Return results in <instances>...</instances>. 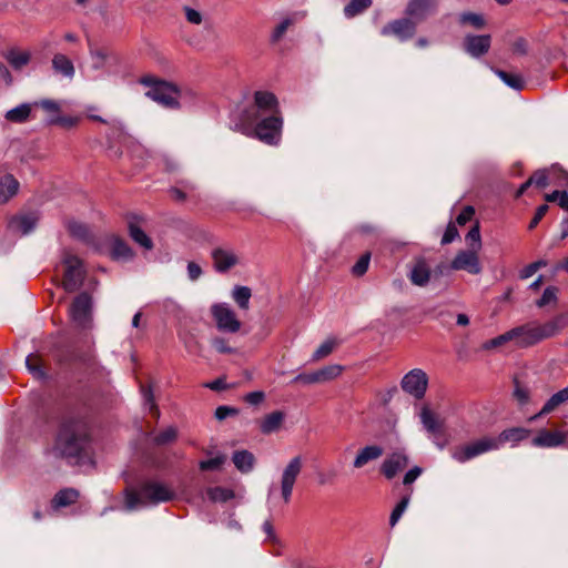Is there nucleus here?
<instances>
[{
  "mask_svg": "<svg viewBox=\"0 0 568 568\" xmlns=\"http://www.w3.org/2000/svg\"><path fill=\"white\" fill-rule=\"evenodd\" d=\"M174 496L175 493L170 486L156 480H146L138 489L124 490L125 508L133 510L139 506L156 505L170 501Z\"/></svg>",
  "mask_w": 568,
  "mask_h": 568,
  "instance_id": "nucleus-4",
  "label": "nucleus"
},
{
  "mask_svg": "<svg viewBox=\"0 0 568 568\" xmlns=\"http://www.w3.org/2000/svg\"><path fill=\"white\" fill-rule=\"evenodd\" d=\"M213 267L217 273H226L240 264L241 258L235 250L230 247H215L211 252Z\"/></svg>",
  "mask_w": 568,
  "mask_h": 568,
  "instance_id": "nucleus-15",
  "label": "nucleus"
},
{
  "mask_svg": "<svg viewBox=\"0 0 568 568\" xmlns=\"http://www.w3.org/2000/svg\"><path fill=\"white\" fill-rule=\"evenodd\" d=\"M110 252L113 260H130L134 253L120 237L113 236L110 241Z\"/></svg>",
  "mask_w": 568,
  "mask_h": 568,
  "instance_id": "nucleus-27",
  "label": "nucleus"
},
{
  "mask_svg": "<svg viewBox=\"0 0 568 568\" xmlns=\"http://www.w3.org/2000/svg\"><path fill=\"white\" fill-rule=\"evenodd\" d=\"M207 497L215 503H225L234 497V493L229 488L212 487L207 489Z\"/></svg>",
  "mask_w": 568,
  "mask_h": 568,
  "instance_id": "nucleus-41",
  "label": "nucleus"
},
{
  "mask_svg": "<svg viewBox=\"0 0 568 568\" xmlns=\"http://www.w3.org/2000/svg\"><path fill=\"white\" fill-rule=\"evenodd\" d=\"M373 3V0H352L344 8V14L347 18H354L365 10H367Z\"/></svg>",
  "mask_w": 568,
  "mask_h": 568,
  "instance_id": "nucleus-36",
  "label": "nucleus"
},
{
  "mask_svg": "<svg viewBox=\"0 0 568 568\" xmlns=\"http://www.w3.org/2000/svg\"><path fill=\"white\" fill-rule=\"evenodd\" d=\"M20 183L12 174L0 179V204L9 202L19 191Z\"/></svg>",
  "mask_w": 568,
  "mask_h": 568,
  "instance_id": "nucleus-23",
  "label": "nucleus"
},
{
  "mask_svg": "<svg viewBox=\"0 0 568 568\" xmlns=\"http://www.w3.org/2000/svg\"><path fill=\"white\" fill-rule=\"evenodd\" d=\"M214 348L222 354H232L234 349L227 345V342L224 338L217 337L212 342Z\"/></svg>",
  "mask_w": 568,
  "mask_h": 568,
  "instance_id": "nucleus-64",
  "label": "nucleus"
},
{
  "mask_svg": "<svg viewBox=\"0 0 568 568\" xmlns=\"http://www.w3.org/2000/svg\"><path fill=\"white\" fill-rule=\"evenodd\" d=\"M565 327V318L557 315L545 322H529L513 328L515 343L519 347H529L559 334Z\"/></svg>",
  "mask_w": 568,
  "mask_h": 568,
  "instance_id": "nucleus-5",
  "label": "nucleus"
},
{
  "mask_svg": "<svg viewBox=\"0 0 568 568\" xmlns=\"http://www.w3.org/2000/svg\"><path fill=\"white\" fill-rule=\"evenodd\" d=\"M508 341H515L513 329L490 339L489 342L486 343L485 347L486 348L498 347Z\"/></svg>",
  "mask_w": 568,
  "mask_h": 568,
  "instance_id": "nucleus-56",
  "label": "nucleus"
},
{
  "mask_svg": "<svg viewBox=\"0 0 568 568\" xmlns=\"http://www.w3.org/2000/svg\"><path fill=\"white\" fill-rule=\"evenodd\" d=\"M423 474V468L419 466L412 467L403 478V484L405 486H410L420 475Z\"/></svg>",
  "mask_w": 568,
  "mask_h": 568,
  "instance_id": "nucleus-60",
  "label": "nucleus"
},
{
  "mask_svg": "<svg viewBox=\"0 0 568 568\" xmlns=\"http://www.w3.org/2000/svg\"><path fill=\"white\" fill-rule=\"evenodd\" d=\"M420 420L428 433L437 435L442 432V423L429 408L424 407L422 409Z\"/></svg>",
  "mask_w": 568,
  "mask_h": 568,
  "instance_id": "nucleus-32",
  "label": "nucleus"
},
{
  "mask_svg": "<svg viewBox=\"0 0 568 568\" xmlns=\"http://www.w3.org/2000/svg\"><path fill=\"white\" fill-rule=\"evenodd\" d=\"M52 68L55 72L61 73L65 78H73L74 75V65L72 61L62 53L54 54L52 59Z\"/></svg>",
  "mask_w": 568,
  "mask_h": 568,
  "instance_id": "nucleus-30",
  "label": "nucleus"
},
{
  "mask_svg": "<svg viewBox=\"0 0 568 568\" xmlns=\"http://www.w3.org/2000/svg\"><path fill=\"white\" fill-rule=\"evenodd\" d=\"M568 402V386L560 389L559 392L555 393L542 406L541 410L532 416L530 420H535L544 415H547L551 412H554L557 407H559L561 404H565Z\"/></svg>",
  "mask_w": 568,
  "mask_h": 568,
  "instance_id": "nucleus-26",
  "label": "nucleus"
},
{
  "mask_svg": "<svg viewBox=\"0 0 568 568\" xmlns=\"http://www.w3.org/2000/svg\"><path fill=\"white\" fill-rule=\"evenodd\" d=\"M26 365L29 372L39 379L45 377V372L42 368L41 359L37 354H30L26 358Z\"/></svg>",
  "mask_w": 568,
  "mask_h": 568,
  "instance_id": "nucleus-39",
  "label": "nucleus"
},
{
  "mask_svg": "<svg viewBox=\"0 0 568 568\" xmlns=\"http://www.w3.org/2000/svg\"><path fill=\"white\" fill-rule=\"evenodd\" d=\"M459 21L463 24H470L476 29H481L485 27V19L481 14L478 13L464 12L460 14Z\"/></svg>",
  "mask_w": 568,
  "mask_h": 568,
  "instance_id": "nucleus-46",
  "label": "nucleus"
},
{
  "mask_svg": "<svg viewBox=\"0 0 568 568\" xmlns=\"http://www.w3.org/2000/svg\"><path fill=\"white\" fill-rule=\"evenodd\" d=\"M30 52L23 50H10L6 54V60L16 70H20L26 67L30 62Z\"/></svg>",
  "mask_w": 568,
  "mask_h": 568,
  "instance_id": "nucleus-33",
  "label": "nucleus"
},
{
  "mask_svg": "<svg viewBox=\"0 0 568 568\" xmlns=\"http://www.w3.org/2000/svg\"><path fill=\"white\" fill-rule=\"evenodd\" d=\"M567 440V433L561 430L541 429L537 436L534 437L531 444L535 447L554 448L565 445Z\"/></svg>",
  "mask_w": 568,
  "mask_h": 568,
  "instance_id": "nucleus-19",
  "label": "nucleus"
},
{
  "mask_svg": "<svg viewBox=\"0 0 568 568\" xmlns=\"http://www.w3.org/2000/svg\"><path fill=\"white\" fill-rule=\"evenodd\" d=\"M225 462H226V456L220 454L213 458H210L206 460H201L199 463V468L203 471L217 470V469L222 468V466L225 464Z\"/></svg>",
  "mask_w": 568,
  "mask_h": 568,
  "instance_id": "nucleus-43",
  "label": "nucleus"
},
{
  "mask_svg": "<svg viewBox=\"0 0 568 568\" xmlns=\"http://www.w3.org/2000/svg\"><path fill=\"white\" fill-rule=\"evenodd\" d=\"M530 434L529 429L511 427L503 430L497 437L485 436L465 445L452 449V457L459 464H464L479 455L499 449L505 443L517 444Z\"/></svg>",
  "mask_w": 568,
  "mask_h": 568,
  "instance_id": "nucleus-2",
  "label": "nucleus"
},
{
  "mask_svg": "<svg viewBox=\"0 0 568 568\" xmlns=\"http://www.w3.org/2000/svg\"><path fill=\"white\" fill-rule=\"evenodd\" d=\"M38 221L39 216L36 213L20 214L12 216L8 226L12 232L27 235L36 229Z\"/></svg>",
  "mask_w": 568,
  "mask_h": 568,
  "instance_id": "nucleus-20",
  "label": "nucleus"
},
{
  "mask_svg": "<svg viewBox=\"0 0 568 568\" xmlns=\"http://www.w3.org/2000/svg\"><path fill=\"white\" fill-rule=\"evenodd\" d=\"M316 372H317L320 384L326 383V382L333 381L336 377H338L343 372V366H341L338 364H332V365L324 366V367L317 369Z\"/></svg>",
  "mask_w": 568,
  "mask_h": 568,
  "instance_id": "nucleus-37",
  "label": "nucleus"
},
{
  "mask_svg": "<svg viewBox=\"0 0 568 568\" xmlns=\"http://www.w3.org/2000/svg\"><path fill=\"white\" fill-rule=\"evenodd\" d=\"M142 394L145 405L149 406L150 410L153 412L154 415L159 416V409L155 405L152 389L150 387H142Z\"/></svg>",
  "mask_w": 568,
  "mask_h": 568,
  "instance_id": "nucleus-59",
  "label": "nucleus"
},
{
  "mask_svg": "<svg viewBox=\"0 0 568 568\" xmlns=\"http://www.w3.org/2000/svg\"><path fill=\"white\" fill-rule=\"evenodd\" d=\"M459 233L454 223H449L442 237V244H449L458 237Z\"/></svg>",
  "mask_w": 568,
  "mask_h": 568,
  "instance_id": "nucleus-58",
  "label": "nucleus"
},
{
  "mask_svg": "<svg viewBox=\"0 0 568 568\" xmlns=\"http://www.w3.org/2000/svg\"><path fill=\"white\" fill-rule=\"evenodd\" d=\"M400 384L406 393L414 396L416 399H422L428 386V377L423 369L414 368L403 377Z\"/></svg>",
  "mask_w": 568,
  "mask_h": 568,
  "instance_id": "nucleus-12",
  "label": "nucleus"
},
{
  "mask_svg": "<svg viewBox=\"0 0 568 568\" xmlns=\"http://www.w3.org/2000/svg\"><path fill=\"white\" fill-rule=\"evenodd\" d=\"M255 111L256 118H262L270 114L281 113L278 100L274 93L270 91H256L254 93V103L245 108L240 114L237 120H246L247 113Z\"/></svg>",
  "mask_w": 568,
  "mask_h": 568,
  "instance_id": "nucleus-7",
  "label": "nucleus"
},
{
  "mask_svg": "<svg viewBox=\"0 0 568 568\" xmlns=\"http://www.w3.org/2000/svg\"><path fill=\"white\" fill-rule=\"evenodd\" d=\"M63 264L65 266L62 286L63 288L71 293L77 291L83 283L84 280V268L82 261L70 253H67L63 257Z\"/></svg>",
  "mask_w": 568,
  "mask_h": 568,
  "instance_id": "nucleus-8",
  "label": "nucleus"
},
{
  "mask_svg": "<svg viewBox=\"0 0 568 568\" xmlns=\"http://www.w3.org/2000/svg\"><path fill=\"white\" fill-rule=\"evenodd\" d=\"M232 460L241 473H248L254 467L255 457L251 452L243 449L236 450L232 456Z\"/></svg>",
  "mask_w": 568,
  "mask_h": 568,
  "instance_id": "nucleus-29",
  "label": "nucleus"
},
{
  "mask_svg": "<svg viewBox=\"0 0 568 568\" xmlns=\"http://www.w3.org/2000/svg\"><path fill=\"white\" fill-rule=\"evenodd\" d=\"M337 342L335 339H326L324 343H322L312 355V361L317 362L326 356H328L334 348L336 347Z\"/></svg>",
  "mask_w": 568,
  "mask_h": 568,
  "instance_id": "nucleus-42",
  "label": "nucleus"
},
{
  "mask_svg": "<svg viewBox=\"0 0 568 568\" xmlns=\"http://www.w3.org/2000/svg\"><path fill=\"white\" fill-rule=\"evenodd\" d=\"M80 121V118L78 116H70V115H57V116H52L50 120H49V123L50 124H57V125H60L62 128H65V129H70V128H73Z\"/></svg>",
  "mask_w": 568,
  "mask_h": 568,
  "instance_id": "nucleus-50",
  "label": "nucleus"
},
{
  "mask_svg": "<svg viewBox=\"0 0 568 568\" xmlns=\"http://www.w3.org/2000/svg\"><path fill=\"white\" fill-rule=\"evenodd\" d=\"M381 33L385 37L394 36L399 41H407L416 33V21L409 17L393 20L383 27Z\"/></svg>",
  "mask_w": 568,
  "mask_h": 568,
  "instance_id": "nucleus-13",
  "label": "nucleus"
},
{
  "mask_svg": "<svg viewBox=\"0 0 568 568\" xmlns=\"http://www.w3.org/2000/svg\"><path fill=\"white\" fill-rule=\"evenodd\" d=\"M453 271H466L469 274L478 275L481 273V265L478 252L473 250L459 251L449 265Z\"/></svg>",
  "mask_w": 568,
  "mask_h": 568,
  "instance_id": "nucleus-14",
  "label": "nucleus"
},
{
  "mask_svg": "<svg viewBox=\"0 0 568 568\" xmlns=\"http://www.w3.org/2000/svg\"><path fill=\"white\" fill-rule=\"evenodd\" d=\"M557 287L555 286H548L541 297L536 302V305L538 307H545L549 304H555L557 302Z\"/></svg>",
  "mask_w": 568,
  "mask_h": 568,
  "instance_id": "nucleus-48",
  "label": "nucleus"
},
{
  "mask_svg": "<svg viewBox=\"0 0 568 568\" xmlns=\"http://www.w3.org/2000/svg\"><path fill=\"white\" fill-rule=\"evenodd\" d=\"M31 113V104L22 103L9 111H7L4 118L6 120L13 123H23L26 122Z\"/></svg>",
  "mask_w": 568,
  "mask_h": 568,
  "instance_id": "nucleus-34",
  "label": "nucleus"
},
{
  "mask_svg": "<svg viewBox=\"0 0 568 568\" xmlns=\"http://www.w3.org/2000/svg\"><path fill=\"white\" fill-rule=\"evenodd\" d=\"M264 399H265V393L262 390L251 392L244 396V400L247 404L254 405V406L260 405L261 403L264 402Z\"/></svg>",
  "mask_w": 568,
  "mask_h": 568,
  "instance_id": "nucleus-61",
  "label": "nucleus"
},
{
  "mask_svg": "<svg viewBox=\"0 0 568 568\" xmlns=\"http://www.w3.org/2000/svg\"><path fill=\"white\" fill-rule=\"evenodd\" d=\"M176 428L170 426L164 430L160 432L158 435H155L153 438V443L159 446L166 445L174 442L176 439Z\"/></svg>",
  "mask_w": 568,
  "mask_h": 568,
  "instance_id": "nucleus-44",
  "label": "nucleus"
},
{
  "mask_svg": "<svg viewBox=\"0 0 568 568\" xmlns=\"http://www.w3.org/2000/svg\"><path fill=\"white\" fill-rule=\"evenodd\" d=\"M369 261H371V253L367 252V253L363 254L358 258V261L354 264V266L352 267L353 275H355V276L364 275L368 270Z\"/></svg>",
  "mask_w": 568,
  "mask_h": 568,
  "instance_id": "nucleus-51",
  "label": "nucleus"
},
{
  "mask_svg": "<svg viewBox=\"0 0 568 568\" xmlns=\"http://www.w3.org/2000/svg\"><path fill=\"white\" fill-rule=\"evenodd\" d=\"M139 82L148 88L145 95L164 108L179 109L182 91L173 83L154 75H144Z\"/></svg>",
  "mask_w": 568,
  "mask_h": 568,
  "instance_id": "nucleus-6",
  "label": "nucleus"
},
{
  "mask_svg": "<svg viewBox=\"0 0 568 568\" xmlns=\"http://www.w3.org/2000/svg\"><path fill=\"white\" fill-rule=\"evenodd\" d=\"M91 440V427L83 415L71 414L61 420L52 453L62 458H78Z\"/></svg>",
  "mask_w": 568,
  "mask_h": 568,
  "instance_id": "nucleus-1",
  "label": "nucleus"
},
{
  "mask_svg": "<svg viewBox=\"0 0 568 568\" xmlns=\"http://www.w3.org/2000/svg\"><path fill=\"white\" fill-rule=\"evenodd\" d=\"M430 267L426 260L419 257L415 261L409 272V280L416 286H425L430 280Z\"/></svg>",
  "mask_w": 568,
  "mask_h": 568,
  "instance_id": "nucleus-22",
  "label": "nucleus"
},
{
  "mask_svg": "<svg viewBox=\"0 0 568 568\" xmlns=\"http://www.w3.org/2000/svg\"><path fill=\"white\" fill-rule=\"evenodd\" d=\"M491 44L489 34H468L464 40L466 52L473 58H480L486 54Z\"/></svg>",
  "mask_w": 568,
  "mask_h": 568,
  "instance_id": "nucleus-18",
  "label": "nucleus"
},
{
  "mask_svg": "<svg viewBox=\"0 0 568 568\" xmlns=\"http://www.w3.org/2000/svg\"><path fill=\"white\" fill-rule=\"evenodd\" d=\"M412 493H413V489L408 488V493L400 499V501L393 509L390 517H389V525L392 527H394L398 523L402 515L405 513V510L410 501Z\"/></svg>",
  "mask_w": 568,
  "mask_h": 568,
  "instance_id": "nucleus-38",
  "label": "nucleus"
},
{
  "mask_svg": "<svg viewBox=\"0 0 568 568\" xmlns=\"http://www.w3.org/2000/svg\"><path fill=\"white\" fill-rule=\"evenodd\" d=\"M129 234L131 239L143 248L149 251L153 248L152 240L134 221L129 222Z\"/></svg>",
  "mask_w": 568,
  "mask_h": 568,
  "instance_id": "nucleus-31",
  "label": "nucleus"
},
{
  "mask_svg": "<svg viewBox=\"0 0 568 568\" xmlns=\"http://www.w3.org/2000/svg\"><path fill=\"white\" fill-rule=\"evenodd\" d=\"M530 182L532 185H536L537 187L544 189L546 187L548 182V172L547 170H538L536 171L530 178Z\"/></svg>",
  "mask_w": 568,
  "mask_h": 568,
  "instance_id": "nucleus-53",
  "label": "nucleus"
},
{
  "mask_svg": "<svg viewBox=\"0 0 568 568\" xmlns=\"http://www.w3.org/2000/svg\"><path fill=\"white\" fill-rule=\"evenodd\" d=\"M37 105L41 106L45 112L52 114V116L59 115L61 111V106L59 102L50 99L41 100L40 102L36 103Z\"/></svg>",
  "mask_w": 568,
  "mask_h": 568,
  "instance_id": "nucleus-54",
  "label": "nucleus"
},
{
  "mask_svg": "<svg viewBox=\"0 0 568 568\" xmlns=\"http://www.w3.org/2000/svg\"><path fill=\"white\" fill-rule=\"evenodd\" d=\"M514 398L520 406L527 405L530 400V390L523 386L517 379H515Z\"/></svg>",
  "mask_w": 568,
  "mask_h": 568,
  "instance_id": "nucleus-47",
  "label": "nucleus"
},
{
  "mask_svg": "<svg viewBox=\"0 0 568 568\" xmlns=\"http://www.w3.org/2000/svg\"><path fill=\"white\" fill-rule=\"evenodd\" d=\"M548 210H549V206L547 204H542V205L538 206L532 220L530 221V223L528 225V229L534 230L538 225V223L541 221V219L545 216V214L548 212Z\"/></svg>",
  "mask_w": 568,
  "mask_h": 568,
  "instance_id": "nucleus-63",
  "label": "nucleus"
},
{
  "mask_svg": "<svg viewBox=\"0 0 568 568\" xmlns=\"http://www.w3.org/2000/svg\"><path fill=\"white\" fill-rule=\"evenodd\" d=\"M466 241L470 250L478 252L481 248V237L479 224L476 223L467 233Z\"/></svg>",
  "mask_w": 568,
  "mask_h": 568,
  "instance_id": "nucleus-45",
  "label": "nucleus"
},
{
  "mask_svg": "<svg viewBox=\"0 0 568 568\" xmlns=\"http://www.w3.org/2000/svg\"><path fill=\"white\" fill-rule=\"evenodd\" d=\"M294 23V20L292 18H285L283 21H281L274 29L272 36H271V41L272 42H278L283 36L285 34V32L287 31V29Z\"/></svg>",
  "mask_w": 568,
  "mask_h": 568,
  "instance_id": "nucleus-49",
  "label": "nucleus"
},
{
  "mask_svg": "<svg viewBox=\"0 0 568 568\" xmlns=\"http://www.w3.org/2000/svg\"><path fill=\"white\" fill-rule=\"evenodd\" d=\"M211 314L216 327L221 332L237 333L241 329V322L234 310L226 303H216L211 306Z\"/></svg>",
  "mask_w": 568,
  "mask_h": 568,
  "instance_id": "nucleus-9",
  "label": "nucleus"
},
{
  "mask_svg": "<svg viewBox=\"0 0 568 568\" xmlns=\"http://www.w3.org/2000/svg\"><path fill=\"white\" fill-rule=\"evenodd\" d=\"M475 214V210L473 206L468 205V206H465L462 212L457 215L456 217V222L459 224V225H465L466 223H468L473 216Z\"/></svg>",
  "mask_w": 568,
  "mask_h": 568,
  "instance_id": "nucleus-62",
  "label": "nucleus"
},
{
  "mask_svg": "<svg viewBox=\"0 0 568 568\" xmlns=\"http://www.w3.org/2000/svg\"><path fill=\"white\" fill-rule=\"evenodd\" d=\"M293 382L305 385L320 384L316 371L311 373H301L294 377Z\"/></svg>",
  "mask_w": 568,
  "mask_h": 568,
  "instance_id": "nucleus-57",
  "label": "nucleus"
},
{
  "mask_svg": "<svg viewBox=\"0 0 568 568\" xmlns=\"http://www.w3.org/2000/svg\"><path fill=\"white\" fill-rule=\"evenodd\" d=\"M252 296V291L247 286H235L232 292V297L235 303L242 310H248L250 307V298Z\"/></svg>",
  "mask_w": 568,
  "mask_h": 568,
  "instance_id": "nucleus-35",
  "label": "nucleus"
},
{
  "mask_svg": "<svg viewBox=\"0 0 568 568\" xmlns=\"http://www.w3.org/2000/svg\"><path fill=\"white\" fill-rule=\"evenodd\" d=\"M70 317L75 326L80 328H89L92 322V298L83 292L79 294L72 302Z\"/></svg>",
  "mask_w": 568,
  "mask_h": 568,
  "instance_id": "nucleus-10",
  "label": "nucleus"
},
{
  "mask_svg": "<svg viewBox=\"0 0 568 568\" xmlns=\"http://www.w3.org/2000/svg\"><path fill=\"white\" fill-rule=\"evenodd\" d=\"M409 464V457L404 450L394 452L388 455L381 466V473L387 478L393 479L399 471Z\"/></svg>",
  "mask_w": 568,
  "mask_h": 568,
  "instance_id": "nucleus-16",
  "label": "nucleus"
},
{
  "mask_svg": "<svg viewBox=\"0 0 568 568\" xmlns=\"http://www.w3.org/2000/svg\"><path fill=\"white\" fill-rule=\"evenodd\" d=\"M79 491L74 488H64L59 490L53 499H52V507L53 508H62L70 505H73L79 499Z\"/></svg>",
  "mask_w": 568,
  "mask_h": 568,
  "instance_id": "nucleus-28",
  "label": "nucleus"
},
{
  "mask_svg": "<svg viewBox=\"0 0 568 568\" xmlns=\"http://www.w3.org/2000/svg\"><path fill=\"white\" fill-rule=\"evenodd\" d=\"M384 454V449L379 445H367L357 452V455L353 462L354 468H363L371 462L377 460Z\"/></svg>",
  "mask_w": 568,
  "mask_h": 568,
  "instance_id": "nucleus-21",
  "label": "nucleus"
},
{
  "mask_svg": "<svg viewBox=\"0 0 568 568\" xmlns=\"http://www.w3.org/2000/svg\"><path fill=\"white\" fill-rule=\"evenodd\" d=\"M253 112L247 113L246 120L234 122L232 130L248 138H255L265 144L277 145L282 139V113L256 118V114Z\"/></svg>",
  "mask_w": 568,
  "mask_h": 568,
  "instance_id": "nucleus-3",
  "label": "nucleus"
},
{
  "mask_svg": "<svg viewBox=\"0 0 568 568\" xmlns=\"http://www.w3.org/2000/svg\"><path fill=\"white\" fill-rule=\"evenodd\" d=\"M285 419V414L281 410H274L265 415L260 422V429L263 434L268 435L277 432Z\"/></svg>",
  "mask_w": 568,
  "mask_h": 568,
  "instance_id": "nucleus-25",
  "label": "nucleus"
},
{
  "mask_svg": "<svg viewBox=\"0 0 568 568\" xmlns=\"http://www.w3.org/2000/svg\"><path fill=\"white\" fill-rule=\"evenodd\" d=\"M302 468L303 458L301 456H295L287 463L282 471L280 490L285 504L291 501L293 488L302 471Z\"/></svg>",
  "mask_w": 568,
  "mask_h": 568,
  "instance_id": "nucleus-11",
  "label": "nucleus"
},
{
  "mask_svg": "<svg viewBox=\"0 0 568 568\" xmlns=\"http://www.w3.org/2000/svg\"><path fill=\"white\" fill-rule=\"evenodd\" d=\"M495 73L499 77L500 80H503L508 87L521 90L524 87L523 78L519 74L516 73H508L506 71L496 69Z\"/></svg>",
  "mask_w": 568,
  "mask_h": 568,
  "instance_id": "nucleus-40",
  "label": "nucleus"
},
{
  "mask_svg": "<svg viewBox=\"0 0 568 568\" xmlns=\"http://www.w3.org/2000/svg\"><path fill=\"white\" fill-rule=\"evenodd\" d=\"M68 230H69L70 234L77 239L84 240L89 235L88 227L78 222H70L68 224Z\"/></svg>",
  "mask_w": 568,
  "mask_h": 568,
  "instance_id": "nucleus-52",
  "label": "nucleus"
},
{
  "mask_svg": "<svg viewBox=\"0 0 568 568\" xmlns=\"http://www.w3.org/2000/svg\"><path fill=\"white\" fill-rule=\"evenodd\" d=\"M544 266H546V262L541 260L530 263L520 271L519 277L526 280L532 276L540 267Z\"/></svg>",
  "mask_w": 568,
  "mask_h": 568,
  "instance_id": "nucleus-55",
  "label": "nucleus"
},
{
  "mask_svg": "<svg viewBox=\"0 0 568 568\" xmlns=\"http://www.w3.org/2000/svg\"><path fill=\"white\" fill-rule=\"evenodd\" d=\"M437 0H409L405 13L414 21L419 22L427 18V16L436 12Z\"/></svg>",
  "mask_w": 568,
  "mask_h": 568,
  "instance_id": "nucleus-17",
  "label": "nucleus"
},
{
  "mask_svg": "<svg viewBox=\"0 0 568 568\" xmlns=\"http://www.w3.org/2000/svg\"><path fill=\"white\" fill-rule=\"evenodd\" d=\"M89 51L92 60V68L97 70L104 68L109 60L113 58V52L103 45L89 43Z\"/></svg>",
  "mask_w": 568,
  "mask_h": 568,
  "instance_id": "nucleus-24",
  "label": "nucleus"
}]
</instances>
